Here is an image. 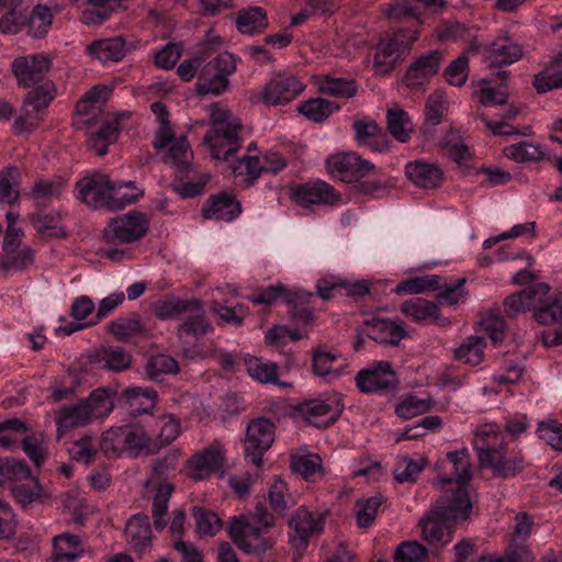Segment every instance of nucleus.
Masks as SVG:
<instances>
[{"mask_svg": "<svg viewBox=\"0 0 562 562\" xmlns=\"http://www.w3.org/2000/svg\"><path fill=\"white\" fill-rule=\"evenodd\" d=\"M89 53L99 60L119 61L126 54V43L123 37L116 36L93 42L89 47Z\"/></svg>", "mask_w": 562, "mask_h": 562, "instance_id": "nucleus-39", "label": "nucleus"}, {"mask_svg": "<svg viewBox=\"0 0 562 562\" xmlns=\"http://www.w3.org/2000/svg\"><path fill=\"white\" fill-rule=\"evenodd\" d=\"M385 13L391 20L404 21L414 19L417 25L423 23L417 0H395L389 4Z\"/></svg>", "mask_w": 562, "mask_h": 562, "instance_id": "nucleus-56", "label": "nucleus"}, {"mask_svg": "<svg viewBox=\"0 0 562 562\" xmlns=\"http://www.w3.org/2000/svg\"><path fill=\"white\" fill-rule=\"evenodd\" d=\"M193 516L196 522V532L200 537H213L223 527L221 518L211 510L195 507Z\"/></svg>", "mask_w": 562, "mask_h": 562, "instance_id": "nucleus-58", "label": "nucleus"}, {"mask_svg": "<svg viewBox=\"0 0 562 562\" xmlns=\"http://www.w3.org/2000/svg\"><path fill=\"white\" fill-rule=\"evenodd\" d=\"M142 195L143 190L137 188L133 181H111L109 209L121 210L135 203Z\"/></svg>", "mask_w": 562, "mask_h": 562, "instance_id": "nucleus-43", "label": "nucleus"}, {"mask_svg": "<svg viewBox=\"0 0 562 562\" xmlns=\"http://www.w3.org/2000/svg\"><path fill=\"white\" fill-rule=\"evenodd\" d=\"M50 66L48 57L34 54L15 58L11 69L20 86L32 87L44 80Z\"/></svg>", "mask_w": 562, "mask_h": 562, "instance_id": "nucleus-22", "label": "nucleus"}, {"mask_svg": "<svg viewBox=\"0 0 562 562\" xmlns=\"http://www.w3.org/2000/svg\"><path fill=\"white\" fill-rule=\"evenodd\" d=\"M268 26L266 11L260 7H249L236 15V27L243 34L254 35Z\"/></svg>", "mask_w": 562, "mask_h": 562, "instance_id": "nucleus-40", "label": "nucleus"}, {"mask_svg": "<svg viewBox=\"0 0 562 562\" xmlns=\"http://www.w3.org/2000/svg\"><path fill=\"white\" fill-rule=\"evenodd\" d=\"M241 121L228 111L212 114V127L202 140H239Z\"/></svg>", "mask_w": 562, "mask_h": 562, "instance_id": "nucleus-28", "label": "nucleus"}, {"mask_svg": "<svg viewBox=\"0 0 562 562\" xmlns=\"http://www.w3.org/2000/svg\"><path fill=\"white\" fill-rule=\"evenodd\" d=\"M276 427L267 418L251 420L246 428L245 451L247 458L257 465L262 463L265 452L274 440Z\"/></svg>", "mask_w": 562, "mask_h": 562, "instance_id": "nucleus-17", "label": "nucleus"}, {"mask_svg": "<svg viewBox=\"0 0 562 562\" xmlns=\"http://www.w3.org/2000/svg\"><path fill=\"white\" fill-rule=\"evenodd\" d=\"M386 124L389 133L395 140H407L414 131L408 113L400 108L387 109Z\"/></svg>", "mask_w": 562, "mask_h": 562, "instance_id": "nucleus-47", "label": "nucleus"}, {"mask_svg": "<svg viewBox=\"0 0 562 562\" xmlns=\"http://www.w3.org/2000/svg\"><path fill=\"white\" fill-rule=\"evenodd\" d=\"M504 437L494 423L482 424L474 431L473 446L482 465L509 475L521 468V461L509 460L504 451Z\"/></svg>", "mask_w": 562, "mask_h": 562, "instance_id": "nucleus-5", "label": "nucleus"}, {"mask_svg": "<svg viewBox=\"0 0 562 562\" xmlns=\"http://www.w3.org/2000/svg\"><path fill=\"white\" fill-rule=\"evenodd\" d=\"M318 90L331 97L352 98L358 92V83L353 79L324 75L317 80Z\"/></svg>", "mask_w": 562, "mask_h": 562, "instance_id": "nucleus-41", "label": "nucleus"}, {"mask_svg": "<svg viewBox=\"0 0 562 562\" xmlns=\"http://www.w3.org/2000/svg\"><path fill=\"white\" fill-rule=\"evenodd\" d=\"M550 288L537 283L508 295L503 303L504 312L514 316L533 310L535 319L547 328L541 340L547 348L562 346V294L549 296Z\"/></svg>", "mask_w": 562, "mask_h": 562, "instance_id": "nucleus-2", "label": "nucleus"}, {"mask_svg": "<svg viewBox=\"0 0 562 562\" xmlns=\"http://www.w3.org/2000/svg\"><path fill=\"white\" fill-rule=\"evenodd\" d=\"M54 88L52 82H45L31 90L23 104V111H29L38 115L40 111L46 109L54 99Z\"/></svg>", "mask_w": 562, "mask_h": 562, "instance_id": "nucleus-54", "label": "nucleus"}, {"mask_svg": "<svg viewBox=\"0 0 562 562\" xmlns=\"http://www.w3.org/2000/svg\"><path fill=\"white\" fill-rule=\"evenodd\" d=\"M345 360L337 353L325 349H317L313 355V371L316 375L328 380L337 379L342 374Z\"/></svg>", "mask_w": 562, "mask_h": 562, "instance_id": "nucleus-35", "label": "nucleus"}, {"mask_svg": "<svg viewBox=\"0 0 562 562\" xmlns=\"http://www.w3.org/2000/svg\"><path fill=\"white\" fill-rule=\"evenodd\" d=\"M224 459L223 448L220 445H212L192 456L181 469V472L194 480L202 481L217 471Z\"/></svg>", "mask_w": 562, "mask_h": 562, "instance_id": "nucleus-21", "label": "nucleus"}, {"mask_svg": "<svg viewBox=\"0 0 562 562\" xmlns=\"http://www.w3.org/2000/svg\"><path fill=\"white\" fill-rule=\"evenodd\" d=\"M157 427L159 428V432L157 436V440L151 439L150 452H154L162 447L170 445L182 432L180 420L170 414L162 415L161 417H159L157 420Z\"/></svg>", "mask_w": 562, "mask_h": 562, "instance_id": "nucleus-50", "label": "nucleus"}, {"mask_svg": "<svg viewBox=\"0 0 562 562\" xmlns=\"http://www.w3.org/2000/svg\"><path fill=\"white\" fill-rule=\"evenodd\" d=\"M342 411L344 404L338 393H326L302 406L306 422L315 427H327L334 424Z\"/></svg>", "mask_w": 562, "mask_h": 562, "instance_id": "nucleus-16", "label": "nucleus"}, {"mask_svg": "<svg viewBox=\"0 0 562 562\" xmlns=\"http://www.w3.org/2000/svg\"><path fill=\"white\" fill-rule=\"evenodd\" d=\"M472 501L464 495L451 497L441 495L431 512L419 520L423 538L432 547L448 544L460 521L467 520L472 513Z\"/></svg>", "mask_w": 562, "mask_h": 562, "instance_id": "nucleus-3", "label": "nucleus"}, {"mask_svg": "<svg viewBox=\"0 0 562 562\" xmlns=\"http://www.w3.org/2000/svg\"><path fill=\"white\" fill-rule=\"evenodd\" d=\"M401 311L414 321H427L439 316L437 305L420 297L404 302Z\"/></svg>", "mask_w": 562, "mask_h": 562, "instance_id": "nucleus-52", "label": "nucleus"}, {"mask_svg": "<svg viewBox=\"0 0 562 562\" xmlns=\"http://www.w3.org/2000/svg\"><path fill=\"white\" fill-rule=\"evenodd\" d=\"M305 89V85L294 75L278 74L273 76L260 91L250 97L252 103L266 105L286 104Z\"/></svg>", "mask_w": 562, "mask_h": 562, "instance_id": "nucleus-11", "label": "nucleus"}, {"mask_svg": "<svg viewBox=\"0 0 562 562\" xmlns=\"http://www.w3.org/2000/svg\"><path fill=\"white\" fill-rule=\"evenodd\" d=\"M150 110L158 122L155 140H187L186 136L175 137V133L169 122V112L165 103L156 101L151 103Z\"/></svg>", "mask_w": 562, "mask_h": 562, "instance_id": "nucleus-57", "label": "nucleus"}, {"mask_svg": "<svg viewBox=\"0 0 562 562\" xmlns=\"http://www.w3.org/2000/svg\"><path fill=\"white\" fill-rule=\"evenodd\" d=\"M368 336L376 342L397 345L407 335L402 322L390 318H373L367 324Z\"/></svg>", "mask_w": 562, "mask_h": 562, "instance_id": "nucleus-27", "label": "nucleus"}, {"mask_svg": "<svg viewBox=\"0 0 562 562\" xmlns=\"http://www.w3.org/2000/svg\"><path fill=\"white\" fill-rule=\"evenodd\" d=\"M235 71V57L228 52L220 53L203 65L196 83V92L201 95L221 94L228 88L229 76Z\"/></svg>", "mask_w": 562, "mask_h": 562, "instance_id": "nucleus-10", "label": "nucleus"}, {"mask_svg": "<svg viewBox=\"0 0 562 562\" xmlns=\"http://www.w3.org/2000/svg\"><path fill=\"white\" fill-rule=\"evenodd\" d=\"M312 297L313 293L311 292L303 290H288L283 284L278 283L252 294L249 296V300L254 304L270 305L282 299L288 304L294 306V311L292 312V321L294 324L311 325L314 321V315L305 304H307Z\"/></svg>", "mask_w": 562, "mask_h": 562, "instance_id": "nucleus-8", "label": "nucleus"}, {"mask_svg": "<svg viewBox=\"0 0 562 562\" xmlns=\"http://www.w3.org/2000/svg\"><path fill=\"white\" fill-rule=\"evenodd\" d=\"M211 310L218 316L221 322L229 325H239L247 315V310L243 304L228 305L227 301L215 299Z\"/></svg>", "mask_w": 562, "mask_h": 562, "instance_id": "nucleus-60", "label": "nucleus"}, {"mask_svg": "<svg viewBox=\"0 0 562 562\" xmlns=\"http://www.w3.org/2000/svg\"><path fill=\"white\" fill-rule=\"evenodd\" d=\"M53 12L49 7L37 4L31 14L25 16V27L27 34L34 38H42L47 33L53 23Z\"/></svg>", "mask_w": 562, "mask_h": 562, "instance_id": "nucleus-48", "label": "nucleus"}, {"mask_svg": "<svg viewBox=\"0 0 562 562\" xmlns=\"http://www.w3.org/2000/svg\"><path fill=\"white\" fill-rule=\"evenodd\" d=\"M272 517L261 506L251 515L232 517L228 533L234 543L248 554H259L271 549L273 541L267 536Z\"/></svg>", "mask_w": 562, "mask_h": 562, "instance_id": "nucleus-4", "label": "nucleus"}, {"mask_svg": "<svg viewBox=\"0 0 562 562\" xmlns=\"http://www.w3.org/2000/svg\"><path fill=\"white\" fill-rule=\"evenodd\" d=\"M155 313L160 319L183 317L178 328V338L187 358L199 360L213 355V345L203 339L213 327L206 319L204 307L199 300H161L155 304Z\"/></svg>", "mask_w": 562, "mask_h": 562, "instance_id": "nucleus-1", "label": "nucleus"}, {"mask_svg": "<svg viewBox=\"0 0 562 562\" xmlns=\"http://www.w3.org/2000/svg\"><path fill=\"white\" fill-rule=\"evenodd\" d=\"M446 470L449 474H445L437 480V484L443 488L442 495L451 497L469 496V483L472 480V465L470 462V452L467 448L450 451L447 453Z\"/></svg>", "mask_w": 562, "mask_h": 562, "instance_id": "nucleus-9", "label": "nucleus"}, {"mask_svg": "<svg viewBox=\"0 0 562 562\" xmlns=\"http://www.w3.org/2000/svg\"><path fill=\"white\" fill-rule=\"evenodd\" d=\"M94 303L88 296H80L71 304V316L75 322H68L65 325L60 324L56 327L55 331L60 336H69L78 330L83 329L90 323L87 318L94 312Z\"/></svg>", "mask_w": 562, "mask_h": 562, "instance_id": "nucleus-32", "label": "nucleus"}, {"mask_svg": "<svg viewBox=\"0 0 562 562\" xmlns=\"http://www.w3.org/2000/svg\"><path fill=\"white\" fill-rule=\"evenodd\" d=\"M130 408L137 414L150 412L157 401V393L151 387L131 386L124 391Z\"/></svg>", "mask_w": 562, "mask_h": 562, "instance_id": "nucleus-46", "label": "nucleus"}, {"mask_svg": "<svg viewBox=\"0 0 562 562\" xmlns=\"http://www.w3.org/2000/svg\"><path fill=\"white\" fill-rule=\"evenodd\" d=\"M297 110L308 121L323 123L334 112L338 111L339 106L335 102L323 98H312L302 102Z\"/></svg>", "mask_w": 562, "mask_h": 562, "instance_id": "nucleus-45", "label": "nucleus"}, {"mask_svg": "<svg viewBox=\"0 0 562 562\" xmlns=\"http://www.w3.org/2000/svg\"><path fill=\"white\" fill-rule=\"evenodd\" d=\"M54 561L55 562H74L83 553L80 539L71 533H61L54 538Z\"/></svg>", "mask_w": 562, "mask_h": 562, "instance_id": "nucleus-42", "label": "nucleus"}, {"mask_svg": "<svg viewBox=\"0 0 562 562\" xmlns=\"http://www.w3.org/2000/svg\"><path fill=\"white\" fill-rule=\"evenodd\" d=\"M211 157L215 160L231 162V169L236 178H240L245 183L251 184L263 171L260 160L255 155H245L241 158L232 160L237 151V143H206Z\"/></svg>", "mask_w": 562, "mask_h": 562, "instance_id": "nucleus-12", "label": "nucleus"}, {"mask_svg": "<svg viewBox=\"0 0 562 562\" xmlns=\"http://www.w3.org/2000/svg\"><path fill=\"white\" fill-rule=\"evenodd\" d=\"M125 536L135 550L144 552L151 544V530L149 518L143 514H136L125 526Z\"/></svg>", "mask_w": 562, "mask_h": 562, "instance_id": "nucleus-33", "label": "nucleus"}, {"mask_svg": "<svg viewBox=\"0 0 562 562\" xmlns=\"http://www.w3.org/2000/svg\"><path fill=\"white\" fill-rule=\"evenodd\" d=\"M290 526L292 529L290 538L293 546L296 549H304L307 547L308 539L322 531L323 519L301 507L292 517Z\"/></svg>", "mask_w": 562, "mask_h": 562, "instance_id": "nucleus-25", "label": "nucleus"}, {"mask_svg": "<svg viewBox=\"0 0 562 562\" xmlns=\"http://www.w3.org/2000/svg\"><path fill=\"white\" fill-rule=\"evenodd\" d=\"M20 199V171L14 166L0 170V202L14 204Z\"/></svg>", "mask_w": 562, "mask_h": 562, "instance_id": "nucleus-49", "label": "nucleus"}, {"mask_svg": "<svg viewBox=\"0 0 562 562\" xmlns=\"http://www.w3.org/2000/svg\"><path fill=\"white\" fill-rule=\"evenodd\" d=\"M443 54L439 49L430 50L419 56L407 69L404 81L411 89H420L431 77L437 75L442 63Z\"/></svg>", "mask_w": 562, "mask_h": 562, "instance_id": "nucleus-23", "label": "nucleus"}, {"mask_svg": "<svg viewBox=\"0 0 562 562\" xmlns=\"http://www.w3.org/2000/svg\"><path fill=\"white\" fill-rule=\"evenodd\" d=\"M86 401L93 419L106 417L114 407L111 392L105 389L94 390Z\"/></svg>", "mask_w": 562, "mask_h": 562, "instance_id": "nucleus-63", "label": "nucleus"}, {"mask_svg": "<svg viewBox=\"0 0 562 562\" xmlns=\"http://www.w3.org/2000/svg\"><path fill=\"white\" fill-rule=\"evenodd\" d=\"M99 446L105 454L136 457L150 452L151 437L140 426L124 425L106 430Z\"/></svg>", "mask_w": 562, "mask_h": 562, "instance_id": "nucleus-6", "label": "nucleus"}, {"mask_svg": "<svg viewBox=\"0 0 562 562\" xmlns=\"http://www.w3.org/2000/svg\"><path fill=\"white\" fill-rule=\"evenodd\" d=\"M326 170L331 178L351 183L366 177L374 166L352 153H337L327 157Z\"/></svg>", "mask_w": 562, "mask_h": 562, "instance_id": "nucleus-14", "label": "nucleus"}, {"mask_svg": "<svg viewBox=\"0 0 562 562\" xmlns=\"http://www.w3.org/2000/svg\"><path fill=\"white\" fill-rule=\"evenodd\" d=\"M291 469L305 481L315 482L323 476L322 459L318 454L299 450L291 457Z\"/></svg>", "mask_w": 562, "mask_h": 562, "instance_id": "nucleus-36", "label": "nucleus"}, {"mask_svg": "<svg viewBox=\"0 0 562 562\" xmlns=\"http://www.w3.org/2000/svg\"><path fill=\"white\" fill-rule=\"evenodd\" d=\"M522 56V45L508 31H502L490 44L487 50V59L494 66L512 65L520 60Z\"/></svg>", "mask_w": 562, "mask_h": 562, "instance_id": "nucleus-24", "label": "nucleus"}, {"mask_svg": "<svg viewBox=\"0 0 562 562\" xmlns=\"http://www.w3.org/2000/svg\"><path fill=\"white\" fill-rule=\"evenodd\" d=\"M92 420L93 416L86 400L74 406H65L56 417L58 437H63L72 427L85 426Z\"/></svg>", "mask_w": 562, "mask_h": 562, "instance_id": "nucleus-29", "label": "nucleus"}, {"mask_svg": "<svg viewBox=\"0 0 562 562\" xmlns=\"http://www.w3.org/2000/svg\"><path fill=\"white\" fill-rule=\"evenodd\" d=\"M241 209L239 202L226 193L213 196L202 210L205 218L216 221H233L239 215Z\"/></svg>", "mask_w": 562, "mask_h": 562, "instance_id": "nucleus-30", "label": "nucleus"}, {"mask_svg": "<svg viewBox=\"0 0 562 562\" xmlns=\"http://www.w3.org/2000/svg\"><path fill=\"white\" fill-rule=\"evenodd\" d=\"M111 180L106 175L94 172L81 178L76 186L77 199L92 209H109Z\"/></svg>", "mask_w": 562, "mask_h": 562, "instance_id": "nucleus-20", "label": "nucleus"}, {"mask_svg": "<svg viewBox=\"0 0 562 562\" xmlns=\"http://www.w3.org/2000/svg\"><path fill=\"white\" fill-rule=\"evenodd\" d=\"M405 173L415 186L424 189H435L443 181L442 170L436 164L423 159L406 164Z\"/></svg>", "mask_w": 562, "mask_h": 562, "instance_id": "nucleus-26", "label": "nucleus"}, {"mask_svg": "<svg viewBox=\"0 0 562 562\" xmlns=\"http://www.w3.org/2000/svg\"><path fill=\"white\" fill-rule=\"evenodd\" d=\"M484 340L477 336L467 338L454 351L456 358L471 366H477L483 359Z\"/></svg>", "mask_w": 562, "mask_h": 562, "instance_id": "nucleus-55", "label": "nucleus"}, {"mask_svg": "<svg viewBox=\"0 0 562 562\" xmlns=\"http://www.w3.org/2000/svg\"><path fill=\"white\" fill-rule=\"evenodd\" d=\"M132 117L133 112L131 111H119L104 114L101 126L95 133V140H116L121 137L123 131L130 128Z\"/></svg>", "mask_w": 562, "mask_h": 562, "instance_id": "nucleus-34", "label": "nucleus"}, {"mask_svg": "<svg viewBox=\"0 0 562 562\" xmlns=\"http://www.w3.org/2000/svg\"><path fill=\"white\" fill-rule=\"evenodd\" d=\"M339 289H345L350 295H363L369 292V285L364 281L347 282L333 276L317 282V294L325 301L331 299Z\"/></svg>", "mask_w": 562, "mask_h": 562, "instance_id": "nucleus-38", "label": "nucleus"}, {"mask_svg": "<svg viewBox=\"0 0 562 562\" xmlns=\"http://www.w3.org/2000/svg\"><path fill=\"white\" fill-rule=\"evenodd\" d=\"M291 196L303 209H310L313 205H337L340 203V194L330 184L322 180L293 187Z\"/></svg>", "mask_w": 562, "mask_h": 562, "instance_id": "nucleus-19", "label": "nucleus"}, {"mask_svg": "<svg viewBox=\"0 0 562 562\" xmlns=\"http://www.w3.org/2000/svg\"><path fill=\"white\" fill-rule=\"evenodd\" d=\"M23 236L10 231L3 236L0 252V272H19L27 270L34 262V252L31 247L22 244Z\"/></svg>", "mask_w": 562, "mask_h": 562, "instance_id": "nucleus-13", "label": "nucleus"}, {"mask_svg": "<svg viewBox=\"0 0 562 562\" xmlns=\"http://www.w3.org/2000/svg\"><path fill=\"white\" fill-rule=\"evenodd\" d=\"M356 383L363 393H378L395 389L397 378L390 362L375 361L359 371Z\"/></svg>", "mask_w": 562, "mask_h": 562, "instance_id": "nucleus-18", "label": "nucleus"}, {"mask_svg": "<svg viewBox=\"0 0 562 562\" xmlns=\"http://www.w3.org/2000/svg\"><path fill=\"white\" fill-rule=\"evenodd\" d=\"M504 154L516 162L539 161L548 155L544 143H512Z\"/></svg>", "mask_w": 562, "mask_h": 562, "instance_id": "nucleus-44", "label": "nucleus"}, {"mask_svg": "<svg viewBox=\"0 0 562 562\" xmlns=\"http://www.w3.org/2000/svg\"><path fill=\"white\" fill-rule=\"evenodd\" d=\"M178 371V361L171 356L162 353L149 357L145 367L148 379L153 381H158L164 374H173Z\"/></svg>", "mask_w": 562, "mask_h": 562, "instance_id": "nucleus-53", "label": "nucleus"}, {"mask_svg": "<svg viewBox=\"0 0 562 562\" xmlns=\"http://www.w3.org/2000/svg\"><path fill=\"white\" fill-rule=\"evenodd\" d=\"M158 151H164L162 160L179 172H186L191 167L193 154L189 143H154Z\"/></svg>", "mask_w": 562, "mask_h": 562, "instance_id": "nucleus-31", "label": "nucleus"}, {"mask_svg": "<svg viewBox=\"0 0 562 562\" xmlns=\"http://www.w3.org/2000/svg\"><path fill=\"white\" fill-rule=\"evenodd\" d=\"M418 36L417 27H401L386 33L378 44L374 66L382 68V71H391L397 61L409 54Z\"/></svg>", "mask_w": 562, "mask_h": 562, "instance_id": "nucleus-7", "label": "nucleus"}, {"mask_svg": "<svg viewBox=\"0 0 562 562\" xmlns=\"http://www.w3.org/2000/svg\"><path fill=\"white\" fill-rule=\"evenodd\" d=\"M532 86L538 93L562 88V53L533 76Z\"/></svg>", "mask_w": 562, "mask_h": 562, "instance_id": "nucleus-37", "label": "nucleus"}, {"mask_svg": "<svg viewBox=\"0 0 562 562\" xmlns=\"http://www.w3.org/2000/svg\"><path fill=\"white\" fill-rule=\"evenodd\" d=\"M445 95L441 92L431 93L425 105V123L423 132L429 134V127H434L441 122L443 111L446 109Z\"/></svg>", "mask_w": 562, "mask_h": 562, "instance_id": "nucleus-59", "label": "nucleus"}, {"mask_svg": "<svg viewBox=\"0 0 562 562\" xmlns=\"http://www.w3.org/2000/svg\"><path fill=\"white\" fill-rule=\"evenodd\" d=\"M149 228L148 217L140 212L130 211L112 218L106 229V238L123 244L140 239Z\"/></svg>", "mask_w": 562, "mask_h": 562, "instance_id": "nucleus-15", "label": "nucleus"}, {"mask_svg": "<svg viewBox=\"0 0 562 562\" xmlns=\"http://www.w3.org/2000/svg\"><path fill=\"white\" fill-rule=\"evenodd\" d=\"M431 408V401L419 398L413 395L404 397L395 407L398 417L411 419L418 415L427 413Z\"/></svg>", "mask_w": 562, "mask_h": 562, "instance_id": "nucleus-64", "label": "nucleus"}, {"mask_svg": "<svg viewBox=\"0 0 562 562\" xmlns=\"http://www.w3.org/2000/svg\"><path fill=\"white\" fill-rule=\"evenodd\" d=\"M13 496L23 505L40 502L50 496L49 490L42 486L36 480H33L32 486L21 483L12 486Z\"/></svg>", "mask_w": 562, "mask_h": 562, "instance_id": "nucleus-62", "label": "nucleus"}, {"mask_svg": "<svg viewBox=\"0 0 562 562\" xmlns=\"http://www.w3.org/2000/svg\"><path fill=\"white\" fill-rule=\"evenodd\" d=\"M245 366L248 374L260 383H278V366L274 362L247 355Z\"/></svg>", "mask_w": 562, "mask_h": 562, "instance_id": "nucleus-51", "label": "nucleus"}, {"mask_svg": "<svg viewBox=\"0 0 562 562\" xmlns=\"http://www.w3.org/2000/svg\"><path fill=\"white\" fill-rule=\"evenodd\" d=\"M381 505L382 497L379 495L358 501L355 506L357 525L360 528L371 526Z\"/></svg>", "mask_w": 562, "mask_h": 562, "instance_id": "nucleus-61", "label": "nucleus"}]
</instances>
